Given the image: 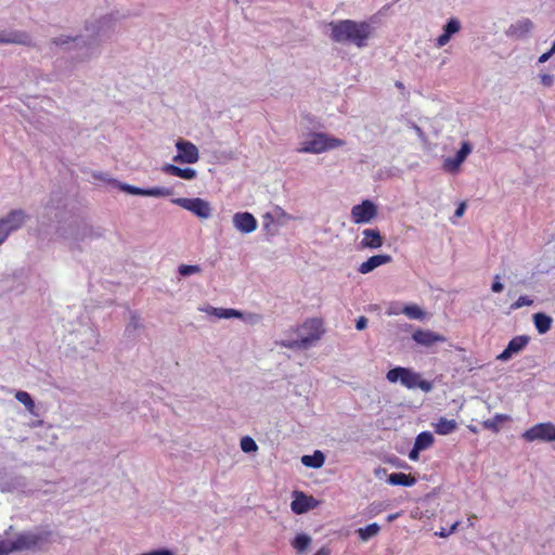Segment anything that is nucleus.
Instances as JSON below:
<instances>
[{
  "instance_id": "30",
  "label": "nucleus",
  "mask_w": 555,
  "mask_h": 555,
  "mask_svg": "<svg viewBox=\"0 0 555 555\" xmlns=\"http://www.w3.org/2000/svg\"><path fill=\"white\" fill-rule=\"evenodd\" d=\"M212 314L219 319L242 318V312L235 309L212 308Z\"/></svg>"
},
{
  "instance_id": "39",
  "label": "nucleus",
  "mask_w": 555,
  "mask_h": 555,
  "mask_svg": "<svg viewBox=\"0 0 555 555\" xmlns=\"http://www.w3.org/2000/svg\"><path fill=\"white\" fill-rule=\"evenodd\" d=\"M503 288H504V286H503V284L500 281V275H495L494 276V281H493V283L491 285V291L493 293H501L503 291Z\"/></svg>"
},
{
  "instance_id": "35",
  "label": "nucleus",
  "mask_w": 555,
  "mask_h": 555,
  "mask_svg": "<svg viewBox=\"0 0 555 555\" xmlns=\"http://www.w3.org/2000/svg\"><path fill=\"white\" fill-rule=\"evenodd\" d=\"M202 271L199 266L193 264H181L179 267V273L183 276H188L191 274L199 273Z\"/></svg>"
},
{
  "instance_id": "2",
  "label": "nucleus",
  "mask_w": 555,
  "mask_h": 555,
  "mask_svg": "<svg viewBox=\"0 0 555 555\" xmlns=\"http://www.w3.org/2000/svg\"><path fill=\"white\" fill-rule=\"evenodd\" d=\"M295 332L299 334L298 339L282 340L278 345L288 349H305L321 339L324 334L323 320L320 318L307 319Z\"/></svg>"
},
{
  "instance_id": "15",
  "label": "nucleus",
  "mask_w": 555,
  "mask_h": 555,
  "mask_svg": "<svg viewBox=\"0 0 555 555\" xmlns=\"http://www.w3.org/2000/svg\"><path fill=\"white\" fill-rule=\"evenodd\" d=\"M233 224L242 233H251L257 229V220L250 212H236Z\"/></svg>"
},
{
  "instance_id": "44",
  "label": "nucleus",
  "mask_w": 555,
  "mask_h": 555,
  "mask_svg": "<svg viewBox=\"0 0 555 555\" xmlns=\"http://www.w3.org/2000/svg\"><path fill=\"white\" fill-rule=\"evenodd\" d=\"M465 210H466V204L464 202H462L455 209L454 216L460 218L464 215Z\"/></svg>"
},
{
  "instance_id": "1",
  "label": "nucleus",
  "mask_w": 555,
  "mask_h": 555,
  "mask_svg": "<svg viewBox=\"0 0 555 555\" xmlns=\"http://www.w3.org/2000/svg\"><path fill=\"white\" fill-rule=\"evenodd\" d=\"M331 38L339 43H352L358 48H363L367 44L369 38L372 36L373 28L366 22H356L352 20H343L338 22H331Z\"/></svg>"
},
{
  "instance_id": "31",
  "label": "nucleus",
  "mask_w": 555,
  "mask_h": 555,
  "mask_svg": "<svg viewBox=\"0 0 555 555\" xmlns=\"http://www.w3.org/2000/svg\"><path fill=\"white\" fill-rule=\"evenodd\" d=\"M15 399L23 403L25 405V408L29 411V412H33L34 408H35V403H34V400L31 399L30 395L26 391H23V390H18L16 393H15Z\"/></svg>"
},
{
  "instance_id": "3",
  "label": "nucleus",
  "mask_w": 555,
  "mask_h": 555,
  "mask_svg": "<svg viewBox=\"0 0 555 555\" xmlns=\"http://www.w3.org/2000/svg\"><path fill=\"white\" fill-rule=\"evenodd\" d=\"M386 377L390 383L400 382L401 385L408 389L420 388L421 390L428 392L433 388L430 382L423 379L420 373L408 367L397 366L391 369L387 372Z\"/></svg>"
},
{
  "instance_id": "33",
  "label": "nucleus",
  "mask_w": 555,
  "mask_h": 555,
  "mask_svg": "<svg viewBox=\"0 0 555 555\" xmlns=\"http://www.w3.org/2000/svg\"><path fill=\"white\" fill-rule=\"evenodd\" d=\"M241 449L244 452L249 453L256 451L258 449V446L253 438L245 436L241 439Z\"/></svg>"
},
{
  "instance_id": "48",
  "label": "nucleus",
  "mask_w": 555,
  "mask_h": 555,
  "mask_svg": "<svg viewBox=\"0 0 555 555\" xmlns=\"http://www.w3.org/2000/svg\"><path fill=\"white\" fill-rule=\"evenodd\" d=\"M68 39L69 38H67V39L54 38L52 41H53L54 44L59 46V44H64V43L68 42Z\"/></svg>"
},
{
  "instance_id": "52",
  "label": "nucleus",
  "mask_w": 555,
  "mask_h": 555,
  "mask_svg": "<svg viewBox=\"0 0 555 555\" xmlns=\"http://www.w3.org/2000/svg\"><path fill=\"white\" fill-rule=\"evenodd\" d=\"M456 527H457V522H455V524L452 526V530H454Z\"/></svg>"
},
{
  "instance_id": "23",
  "label": "nucleus",
  "mask_w": 555,
  "mask_h": 555,
  "mask_svg": "<svg viewBox=\"0 0 555 555\" xmlns=\"http://www.w3.org/2000/svg\"><path fill=\"white\" fill-rule=\"evenodd\" d=\"M388 482L393 486L411 487L415 485L416 479L410 474L392 473L388 476Z\"/></svg>"
},
{
  "instance_id": "6",
  "label": "nucleus",
  "mask_w": 555,
  "mask_h": 555,
  "mask_svg": "<svg viewBox=\"0 0 555 555\" xmlns=\"http://www.w3.org/2000/svg\"><path fill=\"white\" fill-rule=\"evenodd\" d=\"M172 203L191 211L198 218L207 219L211 216V207H210L209 203L203 198L179 197V198L172 199Z\"/></svg>"
},
{
  "instance_id": "47",
  "label": "nucleus",
  "mask_w": 555,
  "mask_h": 555,
  "mask_svg": "<svg viewBox=\"0 0 555 555\" xmlns=\"http://www.w3.org/2000/svg\"><path fill=\"white\" fill-rule=\"evenodd\" d=\"M401 313V309H397L395 307H389V309L387 310V314L388 315H392V314H399Z\"/></svg>"
},
{
  "instance_id": "53",
  "label": "nucleus",
  "mask_w": 555,
  "mask_h": 555,
  "mask_svg": "<svg viewBox=\"0 0 555 555\" xmlns=\"http://www.w3.org/2000/svg\"><path fill=\"white\" fill-rule=\"evenodd\" d=\"M495 417H496L498 420H502V418H503V416H502V415H496Z\"/></svg>"
},
{
  "instance_id": "25",
  "label": "nucleus",
  "mask_w": 555,
  "mask_h": 555,
  "mask_svg": "<svg viewBox=\"0 0 555 555\" xmlns=\"http://www.w3.org/2000/svg\"><path fill=\"white\" fill-rule=\"evenodd\" d=\"M325 456L321 451H315L313 455H304L301 462L307 467L320 468L323 466Z\"/></svg>"
},
{
  "instance_id": "18",
  "label": "nucleus",
  "mask_w": 555,
  "mask_h": 555,
  "mask_svg": "<svg viewBox=\"0 0 555 555\" xmlns=\"http://www.w3.org/2000/svg\"><path fill=\"white\" fill-rule=\"evenodd\" d=\"M162 171L169 176L179 177L184 180H193L196 178L197 172L195 169L186 167L180 168L172 164H166L163 166Z\"/></svg>"
},
{
  "instance_id": "21",
  "label": "nucleus",
  "mask_w": 555,
  "mask_h": 555,
  "mask_svg": "<svg viewBox=\"0 0 555 555\" xmlns=\"http://www.w3.org/2000/svg\"><path fill=\"white\" fill-rule=\"evenodd\" d=\"M26 214L21 210H12L5 218L2 220L7 224L10 232L18 230L26 221Z\"/></svg>"
},
{
  "instance_id": "10",
  "label": "nucleus",
  "mask_w": 555,
  "mask_h": 555,
  "mask_svg": "<svg viewBox=\"0 0 555 555\" xmlns=\"http://www.w3.org/2000/svg\"><path fill=\"white\" fill-rule=\"evenodd\" d=\"M412 339L415 341L416 345L425 348H431L437 344L447 341L446 336L437 332L424 328H416L412 334Z\"/></svg>"
},
{
  "instance_id": "14",
  "label": "nucleus",
  "mask_w": 555,
  "mask_h": 555,
  "mask_svg": "<svg viewBox=\"0 0 555 555\" xmlns=\"http://www.w3.org/2000/svg\"><path fill=\"white\" fill-rule=\"evenodd\" d=\"M529 343V337L519 335L512 338L507 347L498 356V360L506 361L512 358L513 354L521 351Z\"/></svg>"
},
{
  "instance_id": "4",
  "label": "nucleus",
  "mask_w": 555,
  "mask_h": 555,
  "mask_svg": "<svg viewBox=\"0 0 555 555\" xmlns=\"http://www.w3.org/2000/svg\"><path fill=\"white\" fill-rule=\"evenodd\" d=\"M344 144L345 141L341 139L328 137L322 132H317L313 133L309 140L302 142L297 152L319 154L328 150L340 147Z\"/></svg>"
},
{
  "instance_id": "51",
  "label": "nucleus",
  "mask_w": 555,
  "mask_h": 555,
  "mask_svg": "<svg viewBox=\"0 0 555 555\" xmlns=\"http://www.w3.org/2000/svg\"><path fill=\"white\" fill-rule=\"evenodd\" d=\"M396 517H397V515H389V516L387 517V520H388V521H392Z\"/></svg>"
},
{
  "instance_id": "37",
  "label": "nucleus",
  "mask_w": 555,
  "mask_h": 555,
  "mask_svg": "<svg viewBox=\"0 0 555 555\" xmlns=\"http://www.w3.org/2000/svg\"><path fill=\"white\" fill-rule=\"evenodd\" d=\"M10 230L8 229L7 224L4 223V221L2 219H0V244H2L8 235L10 234Z\"/></svg>"
},
{
  "instance_id": "43",
  "label": "nucleus",
  "mask_w": 555,
  "mask_h": 555,
  "mask_svg": "<svg viewBox=\"0 0 555 555\" xmlns=\"http://www.w3.org/2000/svg\"><path fill=\"white\" fill-rule=\"evenodd\" d=\"M129 193L133 195H143L145 196V189L137 188V186H128Z\"/></svg>"
},
{
  "instance_id": "27",
  "label": "nucleus",
  "mask_w": 555,
  "mask_h": 555,
  "mask_svg": "<svg viewBox=\"0 0 555 555\" xmlns=\"http://www.w3.org/2000/svg\"><path fill=\"white\" fill-rule=\"evenodd\" d=\"M379 531H380L379 525L376 522H373V524L367 525L366 527L359 528L357 530V533L362 541H367L372 537L377 535L379 533Z\"/></svg>"
},
{
  "instance_id": "7",
  "label": "nucleus",
  "mask_w": 555,
  "mask_h": 555,
  "mask_svg": "<svg viewBox=\"0 0 555 555\" xmlns=\"http://www.w3.org/2000/svg\"><path fill=\"white\" fill-rule=\"evenodd\" d=\"M522 438L528 442L535 440L544 442L555 441V425L550 422L537 424L527 429L522 434Z\"/></svg>"
},
{
  "instance_id": "49",
  "label": "nucleus",
  "mask_w": 555,
  "mask_h": 555,
  "mask_svg": "<svg viewBox=\"0 0 555 555\" xmlns=\"http://www.w3.org/2000/svg\"><path fill=\"white\" fill-rule=\"evenodd\" d=\"M485 426H486L487 428H490V429L496 430V426H495V424H493V423H491V422H486V423H485Z\"/></svg>"
},
{
  "instance_id": "24",
  "label": "nucleus",
  "mask_w": 555,
  "mask_h": 555,
  "mask_svg": "<svg viewBox=\"0 0 555 555\" xmlns=\"http://www.w3.org/2000/svg\"><path fill=\"white\" fill-rule=\"evenodd\" d=\"M434 428L436 434L446 436L453 433L457 428V423L454 420L440 417L434 425Z\"/></svg>"
},
{
  "instance_id": "22",
  "label": "nucleus",
  "mask_w": 555,
  "mask_h": 555,
  "mask_svg": "<svg viewBox=\"0 0 555 555\" xmlns=\"http://www.w3.org/2000/svg\"><path fill=\"white\" fill-rule=\"evenodd\" d=\"M533 323L539 334H545L551 330L553 319L543 312H537L533 314Z\"/></svg>"
},
{
  "instance_id": "45",
  "label": "nucleus",
  "mask_w": 555,
  "mask_h": 555,
  "mask_svg": "<svg viewBox=\"0 0 555 555\" xmlns=\"http://www.w3.org/2000/svg\"><path fill=\"white\" fill-rule=\"evenodd\" d=\"M421 451L422 450L421 449H416V446L414 444L413 449L409 453V459L412 460V461L418 460V454H420Z\"/></svg>"
},
{
  "instance_id": "41",
  "label": "nucleus",
  "mask_w": 555,
  "mask_h": 555,
  "mask_svg": "<svg viewBox=\"0 0 555 555\" xmlns=\"http://www.w3.org/2000/svg\"><path fill=\"white\" fill-rule=\"evenodd\" d=\"M367 325V319L365 317H360L357 322H356V328L358 331H362L366 327Z\"/></svg>"
},
{
  "instance_id": "13",
  "label": "nucleus",
  "mask_w": 555,
  "mask_h": 555,
  "mask_svg": "<svg viewBox=\"0 0 555 555\" xmlns=\"http://www.w3.org/2000/svg\"><path fill=\"white\" fill-rule=\"evenodd\" d=\"M472 152V146L468 142H463L461 149L454 157H449L443 163V169L448 172H455L459 170L461 164L466 159Z\"/></svg>"
},
{
  "instance_id": "28",
  "label": "nucleus",
  "mask_w": 555,
  "mask_h": 555,
  "mask_svg": "<svg viewBox=\"0 0 555 555\" xmlns=\"http://www.w3.org/2000/svg\"><path fill=\"white\" fill-rule=\"evenodd\" d=\"M434 443V436L429 431H423L417 435L414 444L416 449H421L422 451L428 449Z\"/></svg>"
},
{
  "instance_id": "19",
  "label": "nucleus",
  "mask_w": 555,
  "mask_h": 555,
  "mask_svg": "<svg viewBox=\"0 0 555 555\" xmlns=\"http://www.w3.org/2000/svg\"><path fill=\"white\" fill-rule=\"evenodd\" d=\"M533 28V23L529 18H522L512 24L507 30V35L514 38L526 37Z\"/></svg>"
},
{
  "instance_id": "20",
  "label": "nucleus",
  "mask_w": 555,
  "mask_h": 555,
  "mask_svg": "<svg viewBox=\"0 0 555 555\" xmlns=\"http://www.w3.org/2000/svg\"><path fill=\"white\" fill-rule=\"evenodd\" d=\"M0 43H16L29 46L31 39L28 34L22 31L0 33Z\"/></svg>"
},
{
  "instance_id": "38",
  "label": "nucleus",
  "mask_w": 555,
  "mask_h": 555,
  "mask_svg": "<svg viewBox=\"0 0 555 555\" xmlns=\"http://www.w3.org/2000/svg\"><path fill=\"white\" fill-rule=\"evenodd\" d=\"M540 80L544 87H551L554 83V76L551 74H541Z\"/></svg>"
},
{
  "instance_id": "46",
  "label": "nucleus",
  "mask_w": 555,
  "mask_h": 555,
  "mask_svg": "<svg viewBox=\"0 0 555 555\" xmlns=\"http://www.w3.org/2000/svg\"><path fill=\"white\" fill-rule=\"evenodd\" d=\"M314 555H331V550L327 546H323Z\"/></svg>"
},
{
  "instance_id": "40",
  "label": "nucleus",
  "mask_w": 555,
  "mask_h": 555,
  "mask_svg": "<svg viewBox=\"0 0 555 555\" xmlns=\"http://www.w3.org/2000/svg\"><path fill=\"white\" fill-rule=\"evenodd\" d=\"M141 555H175V554L167 548H160V550H155V551L147 552V553H144Z\"/></svg>"
},
{
  "instance_id": "16",
  "label": "nucleus",
  "mask_w": 555,
  "mask_h": 555,
  "mask_svg": "<svg viewBox=\"0 0 555 555\" xmlns=\"http://www.w3.org/2000/svg\"><path fill=\"white\" fill-rule=\"evenodd\" d=\"M392 261V257L387 254H380V255H374L370 257L366 261H363L359 268L358 271L361 274H367L372 272L374 269H376L379 266L387 264Z\"/></svg>"
},
{
  "instance_id": "12",
  "label": "nucleus",
  "mask_w": 555,
  "mask_h": 555,
  "mask_svg": "<svg viewBox=\"0 0 555 555\" xmlns=\"http://www.w3.org/2000/svg\"><path fill=\"white\" fill-rule=\"evenodd\" d=\"M383 244H384V237L377 228L364 229L362 231V238L359 243L360 248L377 249V248L382 247Z\"/></svg>"
},
{
  "instance_id": "32",
  "label": "nucleus",
  "mask_w": 555,
  "mask_h": 555,
  "mask_svg": "<svg viewBox=\"0 0 555 555\" xmlns=\"http://www.w3.org/2000/svg\"><path fill=\"white\" fill-rule=\"evenodd\" d=\"M172 193H173L172 189H169V188L156 186V188L145 189V196L165 197V196L172 195Z\"/></svg>"
},
{
  "instance_id": "8",
  "label": "nucleus",
  "mask_w": 555,
  "mask_h": 555,
  "mask_svg": "<svg viewBox=\"0 0 555 555\" xmlns=\"http://www.w3.org/2000/svg\"><path fill=\"white\" fill-rule=\"evenodd\" d=\"M377 206L370 199H364L351 208V219L356 224L369 223L377 216Z\"/></svg>"
},
{
  "instance_id": "42",
  "label": "nucleus",
  "mask_w": 555,
  "mask_h": 555,
  "mask_svg": "<svg viewBox=\"0 0 555 555\" xmlns=\"http://www.w3.org/2000/svg\"><path fill=\"white\" fill-rule=\"evenodd\" d=\"M555 53V51H553V46L551 47V49L543 53L542 55H540L539 57V62L540 63H545L546 61H548V59Z\"/></svg>"
},
{
  "instance_id": "50",
  "label": "nucleus",
  "mask_w": 555,
  "mask_h": 555,
  "mask_svg": "<svg viewBox=\"0 0 555 555\" xmlns=\"http://www.w3.org/2000/svg\"><path fill=\"white\" fill-rule=\"evenodd\" d=\"M396 87L400 90H403L404 89V85L401 82V81H397L396 82Z\"/></svg>"
},
{
  "instance_id": "17",
  "label": "nucleus",
  "mask_w": 555,
  "mask_h": 555,
  "mask_svg": "<svg viewBox=\"0 0 555 555\" xmlns=\"http://www.w3.org/2000/svg\"><path fill=\"white\" fill-rule=\"evenodd\" d=\"M461 29V23L456 18H450L443 27V33L436 39V47H444L451 39V36L459 33Z\"/></svg>"
},
{
  "instance_id": "9",
  "label": "nucleus",
  "mask_w": 555,
  "mask_h": 555,
  "mask_svg": "<svg viewBox=\"0 0 555 555\" xmlns=\"http://www.w3.org/2000/svg\"><path fill=\"white\" fill-rule=\"evenodd\" d=\"M178 154L173 157L177 163L195 164L198 162L199 153L195 144L185 140H178L176 143Z\"/></svg>"
},
{
  "instance_id": "54",
  "label": "nucleus",
  "mask_w": 555,
  "mask_h": 555,
  "mask_svg": "<svg viewBox=\"0 0 555 555\" xmlns=\"http://www.w3.org/2000/svg\"><path fill=\"white\" fill-rule=\"evenodd\" d=\"M440 535H441V537H446V535H447V533H444V532H440Z\"/></svg>"
},
{
  "instance_id": "11",
  "label": "nucleus",
  "mask_w": 555,
  "mask_h": 555,
  "mask_svg": "<svg viewBox=\"0 0 555 555\" xmlns=\"http://www.w3.org/2000/svg\"><path fill=\"white\" fill-rule=\"evenodd\" d=\"M294 496L295 498L291 503V508L297 515L314 509L319 505V501L317 499L312 495H307L304 492L295 491Z\"/></svg>"
},
{
  "instance_id": "26",
  "label": "nucleus",
  "mask_w": 555,
  "mask_h": 555,
  "mask_svg": "<svg viewBox=\"0 0 555 555\" xmlns=\"http://www.w3.org/2000/svg\"><path fill=\"white\" fill-rule=\"evenodd\" d=\"M401 313L405 314L409 319L412 320H424L425 311L415 304L405 305L401 309Z\"/></svg>"
},
{
  "instance_id": "36",
  "label": "nucleus",
  "mask_w": 555,
  "mask_h": 555,
  "mask_svg": "<svg viewBox=\"0 0 555 555\" xmlns=\"http://www.w3.org/2000/svg\"><path fill=\"white\" fill-rule=\"evenodd\" d=\"M533 300L528 296H520L514 304H512V309L516 310L524 306H531Z\"/></svg>"
},
{
  "instance_id": "29",
  "label": "nucleus",
  "mask_w": 555,
  "mask_h": 555,
  "mask_svg": "<svg viewBox=\"0 0 555 555\" xmlns=\"http://www.w3.org/2000/svg\"><path fill=\"white\" fill-rule=\"evenodd\" d=\"M311 543V538L305 533L297 534L292 545L298 552H304Z\"/></svg>"
},
{
  "instance_id": "5",
  "label": "nucleus",
  "mask_w": 555,
  "mask_h": 555,
  "mask_svg": "<svg viewBox=\"0 0 555 555\" xmlns=\"http://www.w3.org/2000/svg\"><path fill=\"white\" fill-rule=\"evenodd\" d=\"M52 532L50 530L28 531L20 533L15 541L16 552L25 550H39L51 543Z\"/></svg>"
},
{
  "instance_id": "34",
  "label": "nucleus",
  "mask_w": 555,
  "mask_h": 555,
  "mask_svg": "<svg viewBox=\"0 0 555 555\" xmlns=\"http://www.w3.org/2000/svg\"><path fill=\"white\" fill-rule=\"evenodd\" d=\"M15 550V541H9L0 537V555H9Z\"/></svg>"
},
{
  "instance_id": "55",
  "label": "nucleus",
  "mask_w": 555,
  "mask_h": 555,
  "mask_svg": "<svg viewBox=\"0 0 555 555\" xmlns=\"http://www.w3.org/2000/svg\"><path fill=\"white\" fill-rule=\"evenodd\" d=\"M553 51H555V42L553 43Z\"/></svg>"
}]
</instances>
